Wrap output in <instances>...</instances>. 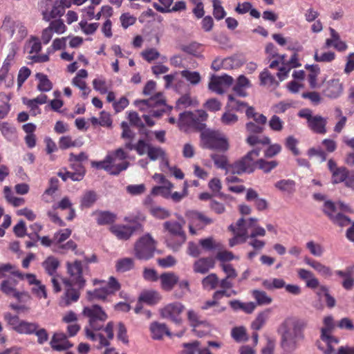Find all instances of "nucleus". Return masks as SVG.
<instances>
[{
	"instance_id": "1",
	"label": "nucleus",
	"mask_w": 354,
	"mask_h": 354,
	"mask_svg": "<svg viewBox=\"0 0 354 354\" xmlns=\"http://www.w3.org/2000/svg\"><path fill=\"white\" fill-rule=\"evenodd\" d=\"M307 322L301 318L290 316L280 324L277 332L280 335V346L286 351L296 350L304 339Z\"/></svg>"
},
{
	"instance_id": "2",
	"label": "nucleus",
	"mask_w": 354,
	"mask_h": 354,
	"mask_svg": "<svg viewBox=\"0 0 354 354\" xmlns=\"http://www.w3.org/2000/svg\"><path fill=\"white\" fill-rule=\"evenodd\" d=\"M135 104L141 111L144 112L142 118L149 127H152L155 124L151 117L159 118L163 113L171 109V106L166 104L162 93H158L147 100H136Z\"/></svg>"
},
{
	"instance_id": "3",
	"label": "nucleus",
	"mask_w": 354,
	"mask_h": 354,
	"mask_svg": "<svg viewBox=\"0 0 354 354\" xmlns=\"http://www.w3.org/2000/svg\"><path fill=\"white\" fill-rule=\"evenodd\" d=\"M304 262L325 278L330 277L333 273L341 277V285L344 290H351L354 288V264L346 266L344 270H335L333 272L330 267L310 257H305Z\"/></svg>"
},
{
	"instance_id": "4",
	"label": "nucleus",
	"mask_w": 354,
	"mask_h": 354,
	"mask_svg": "<svg viewBox=\"0 0 354 354\" xmlns=\"http://www.w3.org/2000/svg\"><path fill=\"white\" fill-rule=\"evenodd\" d=\"M127 153L121 148L108 152L106 157L101 161H93L91 165L97 169H102L111 175H118L126 170L129 162L126 160Z\"/></svg>"
},
{
	"instance_id": "5",
	"label": "nucleus",
	"mask_w": 354,
	"mask_h": 354,
	"mask_svg": "<svg viewBox=\"0 0 354 354\" xmlns=\"http://www.w3.org/2000/svg\"><path fill=\"white\" fill-rule=\"evenodd\" d=\"M323 327L321 328V340L325 344L322 345L321 342L317 343L318 348L324 354H332L339 343V339L333 336L332 333L335 328V322L332 315H328L323 319Z\"/></svg>"
},
{
	"instance_id": "6",
	"label": "nucleus",
	"mask_w": 354,
	"mask_h": 354,
	"mask_svg": "<svg viewBox=\"0 0 354 354\" xmlns=\"http://www.w3.org/2000/svg\"><path fill=\"white\" fill-rule=\"evenodd\" d=\"M163 228L167 232L165 238L167 245L174 251L178 250L186 241L183 226L177 221H168L163 223Z\"/></svg>"
},
{
	"instance_id": "7",
	"label": "nucleus",
	"mask_w": 354,
	"mask_h": 354,
	"mask_svg": "<svg viewBox=\"0 0 354 354\" xmlns=\"http://www.w3.org/2000/svg\"><path fill=\"white\" fill-rule=\"evenodd\" d=\"M82 315L88 319L91 330L99 331L104 328V324L108 319V315L99 305L93 304L84 307Z\"/></svg>"
},
{
	"instance_id": "8",
	"label": "nucleus",
	"mask_w": 354,
	"mask_h": 354,
	"mask_svg": "<svg viewBox=\"0 0 354 354\" xmlns=\"http://www.w3.org/2000/svg\"><path fill=\"white\" fill-rule=\"evenodd\" d=\"M260 149H254L247 153L243 157L230 165L229 171L233 174H251L257 166L255 159L259 156Z\"/></svg>"
},
{
	"instance_id": "9",
	"label": "nucleus",
	"mask_w": 354,
	"mask_h": 354,
	"mask_svg": "<svg viewBox=\"0 0 354 354\" xmlns=\"http://www.w3.org/2000/svg\"><path fill=\"white\" fill-rule=\"evenodd\" d=\"M156 241L149 234L142 236L135 244L134 252L139 259L147 260L153 256Z\"/></svg>"
},
{
	"instance_id": "10",
	"label": "nucleus",
	"mask_w": 354,
	"mask_h": 354,
	"mask_svg": "<svg viewBox=\"0 0 354 354\" xmlns=\"http://www.w3.org/2000/svg\"><path fill=\"white\" fill-rule=\"evenodd\" d=\"M205 147L225 151L229 149V143L225 136L218 131H208L201 135Z\"/></svg>"
},
{
	"instance_id": "11",
	"label": "nucleus",
	"mask_w": 354,
	"mask_h": 354,
	"mask_svg": "<svg viewBox=\"0 0 354 354\" xmlns=\"http://www.w3.org/2000/svg\"><path fill=\"white\" fill-rule=\"evenodd\" d=\"M120 289V283L114 277H110L106 286L87 291V299L89 301H106L109 295H114Z\"/></svg>"
},
{
	"instance_id": "12",
	"label": "nucleus",
	"mask_w": 354,
	"mask_h": 354,
	"mask_svg": "<svg viewBox=\"0 0 354 354\" xmlns=\"http://www.w3.org/2000/svg\"><path fill=\"white\" fill-rule=\"evenodd\" d=\"M113 327L114 324L113 322H108L104 327V330L106 334L107 338L100 333H95L88 328V327H86L84 329L85 335L87 339L97 343L95 348L97 350H101L102 348L110 345V340L113 339L114 337Z\"/></svg>"
},
{
	"instance_id": "13",
	"label": "nucleus",
	"mask_w": 354,
	"mask_h": 354,
	"mask_svg": "<svg viewBox=\"0 0 354 354\" xmlns=\"http://www.w3.org/2000/svg\"><path fill=\"white\" fill-rule=\"evenodd\" d=\"M187 319L193 328L194 333L198 337H202L211 333L212 325L207 320L202 319L196 311L189 310L187 311Z\"/></svg>"
},
{
	"instance_id": "14",
	"label": "nucleus",
	"mask_w": 354,
	"mask_h": 354,
	"mask_svg": "<svg viewBox=\"0 0 354 354\" xmlns=\"http://www.w3.org/2000/svg\"><path fill=\"white\" fill-rule=\"evenodd\" d=\"M185 310V306L178 301L172 302L167 304L160 309V315L164 319H167L176 324H180L182 322L181 313Z\"/></svg>"
},
{
	"instance_id": "15",
	"label": "nucleus",
	"mask_w": 354,
	"mask_h": 354,
	"mask_svg": "<svg viewBox=\"0 0 354 354\" xmlns=\"http://www.w3.org/2000/svg\"><path fill=\"white\" fill-rule=\"evenodd\" d=\"M2 28L12 37L16 33L19 40L24 39L28 30L24 23L18 20H13L10 17H6L3 20Z\"/></svg>"
},
{
	"instance_id": "16",
	"label": "nucleus",
	"mask_w": 354,
	"mask_h": 354,
	"mask_svg": "<svg viewBox=\"0 0 354 354\" xmlns=\"http://www.w3.org/2000/svg\"><path fill=\"white\" fill-rule=\"evenodd\" d=\"M323 211L334 224L344 227L351 223V219L337 211L335 204L331 201L324 203Z\"/></svg>"
},
{
	"instance_id": "17",
	"label": "nucleus",
	"mask_w": 354,
	"mask_h": 354,
	"mask_svg": "<svg viewBox=\"0 0 354 354\" xmlns=\"http://www.w3.org/2000/svg\"><path fill=\"white\" fill-rule=\"evenodd\" d=\"M245 221L244 218H239L236 225H230L229 229L234 233L233 238L230 239L229 245L233 247L237 244L243 243L248 239V232L245 227Z\"/></svg>"
},
{
	"instance_id": "18",
	"label": "nucleus",
	"mask_w": 354,
	"mask_h": 354,
	"mask_svg": "<svg viewBox=\"0 0 354 354\" xmlns=\"http://www.w3.org/2000/svg\"><path fill=\"white\" fill-rule=\"evenodd\" d=\"M24 279H26L30 286H32L31 288L32 293L39 299H46L47 291L45 285L37 279L34 274H24Z\"/></svg>"
},
{
	"instance_id": "19",
	"label": "nucleus",
	"mask_w": 354,
	"mask_h": 354,
	"mask_svg": "<svg viewBox=\"0 0 354 354\" xmlns=\"http://www.w3.org/2000/svg\"><path fill=\"white\" fill-rule=\"evenodd\" d=\"M67 271L73 283L82 288L85 285V280L82 276V264L80 261L73 263H67Z\"/></svg>"
},
{
	"instance_id": "20",
	"label": "nucleus",
	"mask_w": 354,
	"mask_h": 354,
	"mask_svg": "<svg viewBox=\"0 0 354 354\" xmlns=\"http://www.w3.org/2000/svg\"><path fill=\"white\" fill-rule=\"evenodd\" d=\"M343 84L339 79H331L326 82L324 95L330 99L339 97L343 93Z\"/></svg>"
},
{
	"instance_id": "21",
	"label": "nucleus",
	"mask_w": 354,
	"mask_h": 354,
	"mask_svg": "<svg viewBox=\"0 0 354 354\" xmlns=\"http://www.w3.org/2000/svg\"><path fill=\"white\" fill-rule=\"evenodd\" d=\"M50 5L51 3H46V6L40 8L43 19L46 21H50L53 19L60 17L65 12L63 6H61L60 3H58V1L54 3L50 11H49Z\"/></svg>"
},
{
	"instance_id": "22",
	"label": "nucleus",
	"mask_w": 354,
	"mask_h": 354,
	"mask_svg": "<svg viewBox=\"0 0 354 354\" xmlns=\"http://www.w3.org/2000/svg\"><path fill=\"white\" fill-rule=\"evenodd\" d=\"M64 289L65 292L59 301V306L62 308L69 306L73 303L77 301L80 298L79 291L73 288L71 283L68 284V286H66Z\"/></svg>"
},
{
	"instance_id": "23",
	"label": "nucleus",
	"mask_w": 354,
	"mask_h": 354,
	"mask_svg": "<svg viewBox=\"0 0 354 354\" xmlns=\"http://www.w3.org/2000/svg\"><path fill=\"white\" fill-rule=\"evenodd\" d=\"M51 348L57 351H66L73 346L67 338V336L62 333H55L50 342Z\"/></svg>"
},
{
	"instance_id": "24",
	"label": "nucleus",
	"mask_w": 354,
	"mask_h": 354,
	"mask_svg": "<svg viewBox=\"0 0 354 354\" xmlns=\"http://www.w3.org/2000/svg\"><path fill=\"white\" fill-rule=\"evenodd\" d=\"M330 37L326 39L324 47L333 46L337 50L343 52L347 49L346 44L341 40L339 33L333 28H329Z\"/></svg>"
},
{
	"instance_id": "25",
	"label": "nucleus",
	"mask_w": 354,
	"mask_h": 354,
	"mask_svg": "<svg viewBox=\"0 0 354 354\" xmlns=\"http://www.w3.org/2000/svg\"><path fill=\"white\" fill-rule=\"evenodd\" d=\"M137 225H114L111 227V232L118 239L127 240L131 237L133 232L137 229Z\"/></svg>"
},
{
	"instance_id": "26",
	"label": "nucleus",
	"mask_w": 354,
	"mask_h": 354,
	"mask_svg": "<svg viewBox=\"0 0 354 354\" xmlns=\"http://www.w3.org/2000/svg\"><path fill=\"white\" fill-rule=\"evenodd\" d=\"M245 221V227L248 232V238H257V236H264L266 235V230L257 224V218H250Z\"/></svg>"
},
{
	"instance_id": "27",
	"label": "nucleus",
	"mask_w": 354,
	"mask_h": 354,
	"mask_svg": "<svg viewBox=\"0 0 354 354\" xmlns=\"http://www.w3.org/2000/svg\"><path fill=\"white\" fill-rule=\"evenodd\" d=\"M149 330L153 339H161L164 335L171 336L169 329L164 323L153 322L150 324Z\"/></svg>"
},
{
	"instance_id": "28",
	"label": "nucleus",
	"mask_w": 354,
	"mask_h": 354,
	"mask_svg": "<svg viewBox=\"0 0 354 354\" xmlns=\"http://www.w3.org/2000/svg\"><path fill=\"white\" fill-rule=\"evenodd\" d=\"M297 273L300 279L306 281L308 288L315 289L319 286V281L311 271L304 268H299L297 270Z\"/></svg>"
},
{
	"instance_id": "29",
	"label": "nucleus",
	"mask_w": 354,
	"mask_h": 354,
	"mask_svg": "<svg viewBox=\"0 0 354 354\" xmlns=\"http://www.w3.org/2000/svg\"><path fill=\"white\" fill-rule=\"evenodd\" d=\"M260 85L270 90L276 89L279 82L268 69H264L259 75Z\"/></svg>"
},
{
	"instance_id": "30",
	"label": "nucleus",
	"mask_w": 354,
	"mask_h": 354,
	"mask_svg": "<svg viewBox=\"0 0 354 354\" xmlns=\"http://www.w3.org/2000/svg\"><path fill=\"white\" fill-rule=\"evenodd\" d=\"M214 266V261L211 257L201 258L195 261L193 266V270L196 273H207Z\"/></svg>"
},
{
	"instance_id": "31",
	"label": "nucleus",
	"mask_w": 354,
	"mask_h": 354,
	"mask_svg": "<svg viewBox=\"0 0 354 354\" xmlns=\"http://www.w3.org/2000/svg\"><path fill=\"white\" fill-rule=\"evenodd\" d=\"M16 54V45L11 44V50L5 59L3 65L0 69V81L6 79L11 65L14 62V59Z\"/></svg>"
},
{
	"instance_id": "32",
	"label": "nucleus",
	"mask_w": 354,
	"mask_h": 354,
	"mask_svg": "<svg viewBox=\"0 0 354 354\" xmlns=\"http://www.w3.org/2000/svg\"><path fill=\"white\" fill-rule=\"evenodd\" d=\"M77 167V171H60L57 173V175L64 181H66L68 179H71L73 181H80L85 175V169L82 165H78Z\"/></svg>"
},
{
	"instance_id": "33",
	"label": "nucleus",
	"mask_w": 354,
	"mask_h": 354,
	"mask_svg": "<svg viewBox=\"0 0 354 354\" xmlns=\"http://www.w3.org/2000/svg\"><path fill=\"white\" fill-rule=\"evenodd\" d=\"M187 216L188 217L190 223H194V221L195 220L194 218H196L194 225L197 229H202L205 225L212 222L210 218L206 217L203 214L195 211L187 212Z\"/></svg>"
},
{
	"instance_id": "34",
	"label": "nucleus",
	"mask_w": 354,
	"mask_h": 354,
	"mask_svg": "<svg viewBox=\"0 0 354 354\" xmlns=\"http://www.w3.org/2000/svg\"><path fill=\"white\" fill-rule=\"evenodd\" d=\"M178 279V277L174 272H165L160 277L162 288L166 291L171 290Z\"/></svg>"
},
{
	"instance_id": "35",
	"label": "nucleus",
	"mask_w": 354,
	"mask_h": 354,
	"mask_svg": "<svg viewBox=\"0 0 354 354\" xmlns=\"http://www.w3.org/2000/svg\"><path fill=\"white\" fill-rule=\"evenodd\" d=\"M308 124L309 128L315 133L324 134L326 132V119L320 115H314L312 119H310Z\"/></svg>"
},
{
	"instance_id": "36",
	"label": "nucleus",
	"mask_w": 354,
	"mask_h": 354,
	"mask_svg": "<svg viewBox=\"0 0 354 354\" xmlns=\"http://www.w3.org/2000/svg\"><path fill=\"white\" fill-rule=\"evenodd\" d=\"M181 354H201L204 350H209L208 347H203L199 341L183 343Z\"/></svg>"
},
{
	"instance_id": "37",
	"label": "nucleus",
	"mask_w": 354,
	"mask_h": 354,
	"mask_svg": "<svg viewBox=\"0 0 354 354\" xmlns=\"http://www.w3.org/2000/svg\"><path fill=\"white\" fill-rule=\"evenodd\" d=\"M251 86L250 80L243 75H239L236 82L233 87L234 91L241 97H245L247 93L245 90Z\"/></svg>"
},
{
	"instance_id": "38",
	"label": "nucleus",
	"mask_w": 354,
	"mask_h": 354,
	"mask_svg": "<svg viewBox=\"0 0 354 354\" xmlns=\"http://www.w3.org/2000/svg\"><path fill=\"white\" fill-rule=\"evenodd\" d=\"M229 304L234 310H242L248 314L252 313L257 307V304L252 301L244 303L237 299L230 301Z\"/></svg>"
},
{
	"instance_id": "39",
	"label": "nucleus",
	"mask_w": 354,
	"mask_h": 354,
	"mask_svg": "<svg viewBox=\"0 0 354 354\" xmlns=\"http://www.w3.org/2000/svg\"><path fill=\"white\" fill-rule=\"evenodd\" d=\"M161 299L160 295L155 290L142 291L139 296V301H142L148 305H155Z\"/></svg>"
},
{
	"instance_id": "40",
	"label": "nucleus",
	"mask_w": 354,
	"mask_h": 354,
	"mask_svg": "<svg viewBox=\"0 0 354 354\" xmlns=\"http://www.w3.org/2000/svg\"><path fill=\"white\" fill-rule=\"evenodd\" d=\"M198 243L201 248L205 251L221 250L223 248L222 243L212 236L201 239L199 240Z\"/></svg>"
},
{
	"instance_id": "41",
	"label": "nucleus",
	"mask_w": 354,
	"mask_h": 354,
	"mask_svg": "<svg viewBox=\"0 0 354 354\" xmlns=\"http://www.w3.org/2000/svg\"><path fill=\"white\" fill-rule=\"evenodd\" d=\"M193 112L186 111L180 114L178 126L183 129L185 127H197Z\"/></svg>"
},
{
	"instance_id": "42",
	"label": "nucleus",
	"mask_w": 354,
	"mask_h": 354,
	"mask_svg": "<svg viewBox=\"0 0 354 354\" xmlns=\"http://www.w3.org/2000/svg\"><path fill=\"white\" fill-rule=\"evenodd\" d=\"M59 266V261L57 258L50 256L42 263V267L46 272L50 276H54L57 274V270Z\"/></svg>"
},
{
	"instance_id": "43",
	"label": "nucleus",
	"mask_w": 354,
	"mask_h": 354,
	"mask_svg": "<svg viewBox=\"0 0 354 354\" xmlns=\"http://www.w3.org/2000/svg\"><path fill=\"white\" fill-rule=\"evenodd\" d=\"M173 188L174 185L169 180H167L159 186L153 187L151 193L155 196L160 195L165 198H169Z\"/></svg>"
},
{
	"instance_id": "44",
	"label": "nucleus",
	"mask_w": 354,
	"mask_h": 354,
	"mask_svg": "<svg viewBox=\"0 0 354 354\" xmlns=\"http://www.w3.org/2000/svg\"><path fill=\"white\" fill-rule=\"evenodd\" d=\"M0 131L8 141L11 142L17 137L15 127L7 122L0 121Z\"/></svg>"
},
{
	"instance_id": "45",
	"label": "nucleus",
	"mask_w": 354,
	"mask_h": 354,
	"mask_svg": "<svg viewBox=\"0 0 354 354\" xmlns=\"http://www.w3.org/2000/svg\"><path fill=\"white\" fill-rule=\"evenodd\" d=\"M274 187L279 191L292 194L295 192V182L291 179H282L275 183Z\"/></svg>"
},
{
	"instance_id": "46",
	"label": "nucleus",
	"mask_w": 354,
	"mask_h": 354,
	"mask_svg": "<svg viewBox=\"0 0 354 354\" xmlns=\"http://www.w3.org/2000/svg\"><path fill=\"white\" fill-rule=\"evenodd\" d=\"M17 281L14 278H8L0 283V290L5 295L12 296L17 290Z\"/></svg>"
},
{
	"instance_id": "47",
	"label": "nucleus",
	"mask_w": 354,
	"mask_h": 354,
	"mask_svg": "<svg viewBox=\"0 0 354 354\" xmlns=\"http://www.w3.org/2000/svg\"><path fill=\"white\" fill-rule=\"evenodd\" d=\"M38 80L37 88L41 92L50 91L53 88V84L48 79V76L44 73H37L35 75Z\"/></svg>"
},
{
	"instance_id": "48",
	"label": "nucleus",
	"mask_w": 354,
	"mask_h": 354,
	"mask_svg": "<svg viewBox=\"0 0 354 354\" xmlns=\"http://www.w3.org/2000/svg\"><path fill=\"white\" fill-rule=\"evenodd\" d=\"M252 297L256 300L259 306L269 305L272 303V299L265 291L260 290H253L252 291Z\"/></svg>"
},
{
	"instance_id": "49",
	"label": "nucleus",
	"mask_w": 354,
	"mask_h": 354,
	"mask_svg": "<svg viewBox=\"0 0 354 354\" xmlns=\"http://www.w3.org/2000/svg\"><path fill=\"white\" fill-rule=\"evenodd\" d=\"M29 55L39 53L41 50V43L37 37L31 36L26 44Z\"/></svg>"
},
{
	"instance_id": "50",
	"label": "nucleus",
	"mask_w": 354,
	"mask_h": 354,
	"mask_svg": "<svg viewBox=\"0 0 354 354\" xmlns=\"http://www.w3.org/2000/svg\"><path fill=\"white\" fill-rule=\"evenodd\" d=\"M59 180L55 177L50 178L49 187L42 195V200L46 203L50 202L49 196H52L58 189Z\"/></svg>"
},
{
	"instance_id": "51",
	"label": "nucleus",
	"mask_w": 354,
	"mask_h": 354,
	"mask_svg": "<svg viewBox=\"0 0 354 354\" xmlns=\"http://www.w3.org/2000/svg\"><path fill=\"white\" fill-rule=\"evenodd\" d=\"M219 279L214 273L209 274L202 280V286L205 290H214L218 286Z\"/></svg>"
},
{
	"instance_id": "52",
	"label": "nucleus",
	"mask_w": 354,
	"mask_h": 354,
	"mask_svg": "<svg viewBox=\"0 0 354 354\" xmlns=\"http://www.w3.org/2000/svg\"><path fill=\"white\" fill-rule=\"evenodd\" d=\"M38 328L37 324L21 320L16 332L21 334H32Z\"/></svg>"
},
{
	"instance_id": "53",
	"label": "nucleus",
	"mask_w": 354,
	"mask_h": 354,
	"mask_svg": "<svg viewBox=\"0 0 354 354\" xmlns=\"http://www.w3.org/2000/svg\"><path fill=\"white\" fill-rule=\"evenodd\" d=\"M97 201V194L94 191L88 190L84 192L81 199V207L88 208L91 207Z\"/></svg>"
},
{
	"instance_id": "54",
	"label": "nucleus",
	"mask_w": 354,
	"mask_h": 354,
	"mask_svg": "<svg viewBox=\"0 0 354 354\" xmlns=\"http://www.w3.org/2000/svg\"><path fill=\"white\" fill-rule=\"evenodd\" d=\"M349 173L350 171L345 167H339L335 169L332 174L333 183L337 184L342 182L345 183Z\"/></svg>"
},
{
	"instance_id": "55",
	"label": "nucleus",
	"mask_w": 354,
	"mask_h": 354,
	"mask_svg": "<svg viewBox=\"0 0 354 354\" xmlns=\"http://www.w3.org/2000/svg\"><path fill=\"white\" fill-rule=\"evenodd\" d=\"M50 281L53 285V290L56 293L62 290V285H64L65 288L67 286H68V284L71 283L69 279L63 278L59 274L51 276Z\"/></svg>"
},
{
	"instance_id": "56",
	"label": "nucleus",
	"mask_w": 354,
	"mask_h": 354,
	"mask_svg": "<svg viewBox=\"0 0 354 354\" xmlns=\"http://www.w3.org/2000/svg\"><path fill=\"white\" fill-rule=\"evenodd\" d=\"M306 247L309 250L310 253L316 257H321L325 252L324 247L320 243L313 241H308L306 243Z\"/></svg>"
},
{
	"instance_id": "57",
	"label": "nucleus",
	"mask_w": 354,
	"mask_h": 354,
	"mask_svg": "<svg viewBox=\"0 0 354 354\" xmlns=\"http://www.w3.org/2000/svg\"><path fill=\"white\" fill-rule=\"evenodd\" d=\"M116 215L110 212H100L97 214V222L100 225H106L115 221Z\"/></svg>"
},
{
	"instance_id": "58",
	"label": "nucleus",
	"mask_w": 354,
	"mask_h": 354,
	"mask_svg": "<svg viewBox=\"0 0 354 354\" xmlns=\"http://www.w3.org/2000/svg\"><path fill=\"white\" fill-rule=\"evenodd\" d=\"M6 272H10L12 274L18 277L21 279H24V274L18 270H16L15 267L11 263L0 265V279L5 277Z\"/></svg>"
},
{
	"instance_id": "59",
	"label": "nucleus",
	"mask_w": 354,
	"mask_h": 354,
	"mask_svg": "<svg viewBox=\"0 0 354 354\" xmlns=\"http://www.w3.org/2000/svg\"><path fill=\"white\" fill-rule=\"evenodd\" d=\"M149 212L158 219H165L170 216V212L167 209L158 205H151Z\"/></svg>"
},
{
	"instance_id": "60",
	"label": "nucleus",
	"mask_w": 354,
	"mask_h": 354,
	"mask_svg": "<svg viewBox=\"0 0 354 354\" xmlns=\"http://www.w3.org/2000/svg\"><path fill=\"white\" fill-rule=\"evenodd\" d=\"M133 267V261L131 258H123L116 262V270L120 272H124L130 270Z\"/></svg>"
},
{
	"instance_id": "61",
	"label": "nucleus",
	"mask_w": 354,
	"mask_h": 354,
	"mask_svg": "<svg viewBox=\"0 0 354 354\" xmlns=\"http://www.w3.org/2000/svg\"><path fill=\"white\" fill-rule=\"evenodd\" d=\"M211 157L214 165L218 168L225 169L227 174L231 173V171L228 170L230 165L227 164V158L225 156L214 154Z\"/></svg>"
},
{
	"instance_id": "62",
	"label": "nucleus",
	"mask_w": 354,
	"mask_h": 354,
	"mask_svg": "<svg viewBox=\"0 0 354 354\" xmlns=\"http://www.w3.org/2000/svg\"><path fill=\"white\" fill-rule=\"evenodd\" d=\"M180 75L192 84L196 85L201 82V75L197 71L183 70L180 72Z\"/></svg>"
},
{
	"instance_id": "63",
	"label": "nucleus",
	"mask_w": 354,
	"mask_h": 354,
	"mask_svg": "<svg viewBox=\"0 0 354 354\" xmlns=\"http://www.w3.org/2000/svg\"><path fill=\"white\" fill-rule=\"evenodd\" d=\"M269 310H266L258 314L256 319L252 323V328L255 330H260L266 322L268 317Z\"/></svg>"
},
{
	"instance_id": "64",
	"label": "nucleus",
	"mask_w": 354,
	"mask_h": 354,
	"mask_svg": "<svg viewBox=\"0 0 354 354\" xmlns=\"http://www.w3.org/2000/svg\"><path fill=\"white\" fill-rule=\"evenodd\" d=\"M238 115L230 111H225L221 118V123L225 126H233L238 122Z\"/></svg>"
}]
</instances>
